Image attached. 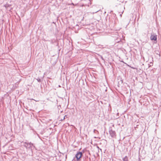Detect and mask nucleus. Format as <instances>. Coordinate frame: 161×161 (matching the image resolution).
Instances as JSON below:
<instances>
[{"mask_svg":"<svg viewBox=\"0 0 161 161\" xmlns=\"http://www.w3.org/2000/svg\"><path fill=\"white\" fill-rule=\"evenodd\" d=\"M24 144L23 146L25 147L27 150H32V148H35V146L31 142H23Z\"/></svg>","mask_w":161,"mask_h":161,"instance_id":"nucleus-1","label":"nucleus"},{"mask_svg":"<svg viewBox=\"0 0 161 161\" xmlns=\"http://www.w3.org/2000/svg\"><path fill=\"white\" fill-rule=\"evenodd\" d=\"M82 156V152H77L75 156V157L76 158L77 161H80V158Z\"/></svg>","mask_w":161,"mask_h":161,"instance_id":"nucleus-2","label":"nucleus"},{"mask_svg":"<svg viewBox=\"0 0 161 161\" xmlns=\"http://www.w3.org/2000/svg\"><path fill=\"white\" fill-rule=\"evenodd\" d=\"M109 132L110 135L112 137H114L116 136V132L115 131L112 130V129L110 128Z\"/></svg>","mask_w":161,"mask_h":161,"instance_id":"nucleus-3","label":"nucleus"},{"mask_svg":"<svg viewBox=\"0 0 161 161\" xmlns=\"http://www.w3.org/2000/svg\"><path fill=\"white\" fill-rule=\"evenodd\" d=\"M157 36L154 34H152L150 36V39L152 40L156 41L157 40Z\"/></svg>","mask_w":161,"mask_h":161,"instance_id":"nucleus-4","label":"nucleus"},{"mask_svg":"<svg viewBox=\"0 0 161 161\" xmlns=\"http://www.w3.org/2000/svg\"><path fill=\"white\" fill-rule=\"evenodd\" d=\"M123 161H128V157L127 156H125V157L123 158Z\"/></svg>","mask_w":161,"mask_h":161,"instance_id":"nucleus-5","label":"nucleus"},{"mask_svg":"<svg viewBox=\"0 0 161 161\" xmlns=\"http://www.w3.org/2000/svg\"><path fill=\"white\" fill-rule=\"evenodd\" d=\"M84 161H88V157H86L84 159Z\"/></svg>","mask_w":161,"mask_h":161,"instance_id":"nucleus-6","label":"nucleus"},{"mask_svg":"<svg viewBox=\"0 0 161 161\" xmlns=\"http://www.w3.org/2000/svg\"><path fill=\"white\" fill-rule=\"evenodd\" d=\"M140 148H139V161H140Z\"/></svg>","mask_w":161,"mask_h":161,"instance_id":"nucleus-7","label":"nucleus"},{"mask_svg":"<svg viewBox=\"0 0 161 161\" xmlns=\"http://www.w3.org/2000/svg\"><path fill=\"white\" fill-rule=\"evenodd\" d=\"M36 80L38 82H41V80L39 78H38L37 79H36Z\"/></svg>","mask_w":161,"mask_h":161,"instance_id":"nucleus-8","label":"nucleus"},{"mask_svg":"<svg viewBox=\"0 0 161 161\" xmlns=\"http://www.w3.org/2000/svg\"><path fill=\"white\" fill-rule=\"evenodd\" d=\"M66 116V115H65L64 117V118H63V119H61L60 120L61 121H62L64 120L65 119V117Z\"/></svg>","mask_w":161,"mask_h":161,"instance_id":"nucleus-9","label":"nucleus"},{"mask_svg":"<svg viewBox=\"0 0 161 161\" xmlns=\"http://www.w3.org/2000/svg\"><path fill=\"white\" fill-rule=\"evenodd\" d=\"M99 11V10H97V11H95V12H93V13H97V12H98Z\"/></svg>","mask_w":161,"mask_h":161,"instance_id":"nucleus-10","label":"nucleus"},{"mask_svg":"<svg viewBox=\"0 0 161 161\" xmlns=\"http://www.w3.org/2000/svg\"><path fill=\"white\" fill-rule=\"evenodd\" d=\"M101 58H102V59L103 60V61H104V59L103 58V57H102V56H101Z\"/></svg>","mask_w":161,"mask_h":161,"instance_id":"nucleus-11","label":"nucleus"},{"mask_svg":"<svg viewBox=\"0 0 161 161\" xmlns=\"http://www.w3.org/2000/svg\"><path fill=\"white\" fill-rule=\"evenodd\" d=\"M71 5H74V6H75V5L74 4V3H71Z\"/></svg>","mask_w":161,"mask_h":161,"instance_id":"nucleus-12","label":"nucleus"},{"mask_svg":"<svg viewBox=\"0 0 161 161\" xmlns=\"http://www.w3.org/2000/svg\"><path fill=\"white\" fill-rule=\"evenodd\" d=\"M123 13H122V14H120L119 15L121 17L122 16V14Z\"/></svg>","mask_w":161,"mask_h":161,"instance_id":"nucleus-13","label":"nucleus"},{"mask_svg":"<svg viewBox=\"0 0 161 161\" xmlns=\"http://www.w3.org/2000/svg\"><path fill=\"white\" fill-rule=\"evenodd\" d=\"M81 152H82V153H83L84 152V150H82Z\"/></svg>","mask_w":161,"mask_h":161,"instance_id":"nucleus-14","label":"nucleus"},{"mask_svg":"<svg viewBox=\"0 0 161 161\" xmlns=\"http://www.w3.org/2000/svg\"><path fill=\"white\" fill-rule=\"evenodd\" d=\"M95 131H97L96 130L94 129V132H95Z\"/></svg>","mask_w":161,"mask_h":161,"instance_id":"nucleus-15","label":"nucleus"},{"mask_svg":"<svg viewBox=\"0 0 161 161\" xmlns=\"http://www.w3.org/2000/svg\"><path fill=\"white\" fill-rule=\"evenodd\" d=\"M116 42H119V41H116Z\"/></svg>","mask_w":161,"mask_h":161,"instance_id":"nucleus-16","label":"nucleus"}]
</instances>
